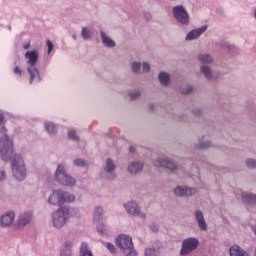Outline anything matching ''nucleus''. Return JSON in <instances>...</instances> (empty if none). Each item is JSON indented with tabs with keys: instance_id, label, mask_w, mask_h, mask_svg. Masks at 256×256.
I'll return each instance as SVG.
<instances>
[{
	"instance_id": "obj_25",
	"label": "nucleus",
	"mask_w": 256,
	"mask_h": 256,
	"mask_svg": "<svg viewBox=\"0 0 256 256\" xmlns=\"http://www.w3.org/2000/svg\"><path fill=\"white\" fill-rule=\"evenodd\" d=\"M97 231L102 237H109L112 233L111 226L104 223H99L97 225Z\"/></svg>"
},
{
	"instance_id": "obj_19",
	"label": "nucleus",
	"mask_w": 256,
	"mask_h": 256,
	"mask_svg": "<svg viewBox=\"0 0 256 256\" xmlns=\"http://www.w3.org/2000/svg\"><path fill=\"white\" fill-rule=\"evenodd\" d=\"M210 147H213V143H211V140H209V135H202L198 138V143L195 144V149H210Z\"/></svg>"
},
{
	"instance_id": "obj_39",
	"label": "nucleus",
	"mask_w": 256,
	"mask_h": 256,
	"mask_svg": "<svg viewBox=\"0 0 256 256\" xmlns=\"http://www.w3.org/2000/svg\"><path fill=\"white\" fill-rule=\"evenodd\" d=\"M7 181V170L5 168H0V183Z\"/></svg>"
},
{
	"instance_id": "obj_38",
	"label": "nucleus",
	"mask_w": 256,
	"mask_h": 256,
	"mask_svg": "<svg viewBox=\"0 0 256 256\" xmlns=\"http://www.w3.org/2000/svg\"><path fill=\"white\" fill-rule=\"evenodd\" d=\"M73 165H75V167H85L87 163L81 158H76L73 160Z\"/></svg>"
},
{
	"instance_id": "obj_47",
	"label": "nucleus",
	"mask_w": 256,
	"mask_h": 256,
	"mask_svg": "<svg viewBox=\"0 0 256 256\" xmlns=\"http://www.w3.org/2000/svg\"><path fill=\"white\" fill-rule=\"evenodd\" d=\"M224 47H226V49H231V46L228 43H226Z\"/></svg>"
},
{
	"instance_id": "obj_43",
	"label": "nucleus",
	"mask_w": 256,
	"mask_h": 256,
	"mask_svg": "<svg viewBox=\"0 0 256 256\" xmlns=\"http://www.w3.org/2000/svg\"><path fill=\"white\" fill-rule=\"evenodd\" d=\"M193 91V86H186L184 88H181L180 93H183V95H187L188 93H191Z\"/></svg>"
},
{
	"instance_id": "obj_28",
	"label": "nucleus",
	"mask_w": 256,
	"mask_h": 256,
	"mask_svg": "<svg viewBox=\"0 0 256 256\" xmlns=\"http://www.w3.org/2000/svg\"><path fill=\"white\" fill-rule=\"evenodd\" d=\"M200 73L201 75H204L205 79H208L209 81L213 79V69H211L208 65L200 66Z\"/></svg>"
},
{
	"instance_id": "obj_49",
	"label": "nucleus",
	"mask_w": 256,
	"mask_h": 256,
	"mask_svg": "<svg viewBox=\"0 0 256 256\" xmlns=\"http://www.w3.org/2000/svg\"><path fill=\"white\" fill-rule=\"evenodd\" d=\"M254 255L256 256V247H255Z\"/></svg>"
},
{
	"instance_id": "obj_1",
	"label": "nucleus",
	"mask_w": 256,
	"mask_h": 256,
	"mask_svg": "<svg viewBox=\"0 0 256 256\" xmlns=\"http://www.w3.org/2000/svg\"><path fill=\"white\" fill-rule=\"evenodd\" d=\"M24 59L26 61V71L29 77V84L34 85L35 83H41L42 77L39 68H37V63H39V50H28L24 54Z\"/></svg>"
},
{
	"instance_id": "obj_41",
	"label": "nucleus",
	"mask_w": 256,
	"mask_h": 256,
	"mask_svg": "<svg viewBox=\"0 0 256 256\" xmlns=\"http://www.w3.org/2000/svg\"><path fill=\"white\" fill-rule=\"evenodd\" d=\"M151 71V64L144 62L142 63V73H149Z\"/></svg>"
},
{
	"instance_id": "obj_7",
	"label": "nucleus",
	"mask_w": 256,
	"mask_h": 256,
	"mask_svg": "<svg viewBox=\"0 0 256 256\" xmlns=\"http://www.w3.org/2000/svg\"><path fill=\"white\" fill-rule=\"evenodd\" d=\"M116 245L125 256H139V252L135 250V246L133 244V237L127 234H120L116 238Z\"/></svg>"
},
{
	"instance_id": "obj_2",
	"label": "nucleus",
	"mask_w": 256,
	"mask_h": 256,
	"mask_svg": "<svg viewBox=\"0 0 256 256\" xmlns=\"http://www.w3.org/2000/svg\"><path fill=\"white\" fill-rule=\"evenodd\" d=\"M77 196L61 188L53 189L48 194L46 203L51 207H63L65 203H75Z\"/></svg>"
},
{
	"instance_id": "obj_36",
	"label": "nucleus",
	"mask_w": 256,
	"mask_h": 256,
	"mask_svg": "<svg viewBox=\"0 0 256 256\" xmlns=\"http://www.w3.org/2000/svg\"><path fill=\"white\" fill-rule=\"evenodd\" d=\"M68 139H71V141H79V136L77 135V130L71 129L68 131Z\"/></svg>"
},
{
	"instance_id": "obj_6",
	"label": "nucleus",
	"mask_w": 256,
	"mask_h": 256,
	"mask_svg": "<svg viewBox=\"0 0 256 256\" xmlns=\"http://www.w3.org/2000/svg\"><path fill=\"white\" fill-rule=\"evenodd\" d=\"M71 217V213L67 206H61L54 210L51 214V223L54 229H63L67 225V221Z\"/></svg>"
},
{
	"instance_id": "obj_8",
	"label": "nucleus",
	"mask_w": 256,
	"mask_h": 256,
	"mask_svg": "<svg viewBox=\"0 0 256 256\" xmlns=\"http://www.w3.org/2000/svg\"><path fill=\"white\" fill-rule=\"evenodd\" d=\"M199 238L197 237H187L182 240L181 248H180V255L187 256L191 255V253L197 251L199 249Z\"/></svg>"
},
{
	"instance_id": "obj_14",
	"label": "nucleus",
	"mask_w": 256,
	"mask_h": 256,
	"mask_svg": "<svg viewBox=\"0 0 256 256\" xmlns=\"http://www.w3.org/2000/svg\"><path fill=\"white\" fill-rule=\"evenodd\" d=\"M173 193L176 197H192L197 193V189L189 186H176Z\"/></svg>"
},
{
	"instance_id": "obj_24",
	"label": "nucleus",
	"mask_w": 256,
	"mask_h": 256,
	"mask_svg": "<svg viewBox=\"0 0 256 256\" xmlns=\"http://www.w3.org/2000/svg\"><path fill=\"white\" fill-rule=\"evenodd\" d=\"M73 251V241L67 240L60 249V256H71Z\"/></svg>"
},
{
	"instance_id": "obj_22",
	"label": "nucleus",
	"mask_w": 256,
	"mask_h": 256,
	"mask_svg": "<svg viewBox=\"0 0 256 256\" xmlns=\"http://www.w3.org/2000/svg\"><path fill=\"white\" fill-rule=\"evenodd\" d=\"M197 61H199L201 65H213L215 58L209 53L201 52L197 55Z\"/></svg>"
},
{
	"instance_id": "obj_9",
	"label": "nucleus",
	"mask_w": 256,
	"mask_h": 256,
	"mask_svg": "<svg viewBox=\"0 0 256 256\" xmlns=\"http://www.w3.org/2000/svg\"><path fill=\"white\" fill-rule=\"evenodd\" d=\"M172 15L174 19L180 24L184 25V27L189 26L191 23V19L189 18V12H187V8L183 5H176L172 8Z\"/></svg>"
},
{
	"instance_id": "obj_11",
	"label": "nucleus",
	"mask_w": 256,
	"mask_h": 256,
	"mask_svg": "<svg viewBox=\"0 0 256 256\" xmlns=\"http://www.w3.org/2000/svg\"><path fill=\"white\" fill-rule=\"evenodd\" d=\"M16 213L14 210L6 211L0 215L1 229H9L15 225Z\"/></svg>"
},
{
	"instance_id": "obj_15",
	"label": "nucleus",
	"mask_w": 256,
	"mask_h": 256,
	"mask_svg": "<svg viewBox=\"0 0 256 256\" xmlns=\"http://www.w3.org/2000/svg\"><path fill=\"white\" fill-rule=\"evenodd\" d=\"M143 167H145V164L139 160H134L128 163L126 167L127 173L129 175H139V173L143 172Z\"/></svg>"
},
{
	"instance_id": "obj_27",
	"label": "nucleus",
	"mask_w": 256,
	"mask_h": 256,
	"mask_svg": "<svg viewBox=\"0 0 256 256\" xmlns=\"http://www.w3.org/2000/svg\"><path fill=\"white\" fill-rule=\"evenodd\" d=\"M242 201L248 203L249 205H256V195L249 192H242L241 194Z\"/></svg>"
},
{
	"instance_id": "obj_45",
	"label": "nucleus",
	"mask_w": 256,
	"mask_h": 256,
	"mask_svg": "<svg viewBox=\"0 0 256 256\" xmlns=\"http://www.w3.org/2000/svg\"><path fill=\"white\" fill-rule=\"evenodd\" d=\"M7 123V120L5 119V115L3 113H0V125H2V127H5V124Z\"/></svg>"
},
{
	"instance_id": "obj_4",
	"label": "nucleus",
	"mask_w": 256,
	"mask_h": 256,
	"mask_svg": "<svg viewBox=\"0 0 256 256\" xmlns=\"http://www.w3.org/2000/svg\"><path fill=\"white\" fill-rule=\"evenodd\" d=\"M10 165L12 176L16 181H25L27 179V165L25 164V159L21 154H14L10 158Z\"/></svg>"
},
{
	"instance_id": "obj_33",
	"label": "nucleus",
	"mask_w": 256,
	"mask_h": 256,
	"mask_svg": "<svg viewBox=\"0 0 256 256\" xmlns=\"http://www.w3.org/2000/svg\"><path fill=\"white\" fill-rule=\"evenodd\" d=\"M144 256H159V251L154 247H148L144 251Z\"/></svg>"
},
{
	"instance_id": "obj_23",
	"label": "nucleus",
	"mask_w": 256,
	"mask_h": 256,
	"mask_svg": "<svg viewBox=\"0 0 256 256\" xmlns=\"http://www.w3.org/2000/svg\"><path fill=\"white\" fill-rule=\"evenodd\" d=\"M230 256H250L249 252L243 249L241 246L235 244L229 248Z\"/></svg>"
},
{
	"instance_id": "obj_10",
	"label": "nucleus",
	"mask_w": 256,
	"mask_h": 256,
	"mask_svg": "<svg viewBox=\"0 0 256 256\" xmlns=\"http://www.w3.org/2000/svg\"><path fill=\"white\" fill-rule=\"evenodd\" d=\"M117 163L113 161V159L108 158L104 164V173L102 174L103 179L105 181H115L117 179Z\"/></svg>"
},
{
	"instance_id": "obj_40",
	"label": "nucleus",
	"mask_w": 256,
	"mask_h": 256,
	"mask_svg": "<svg viewBox=\"0 0 256 256\" xmlns=\"http://www.w3.org/2000/svg\"><path fill=\"white\" fill-rule=\"evenodd\" d=\"M46 45L48 47L47 54L51 55V53L53 52V49H55V45L53 44V42H51V40H47Z\"/></svg>"
},
{
	"instance_id": "obj_20",
	"label": "nucleus",
	"mask_w": 256,
	"mask_h": 256,
	"mask_svg": "<svg viewBox=\"0 0 256 256\" xmlns=\"http://www.w3.org/2000/svg\"><path fill=\"white\" fill-rule=\"evenodd\" d=\"M100 38L104 47H107L108 49H113V47H115V40H113L104 30H100Z\"/></svg>"
},
{
	"instance_id": "obj_34",
	"label": "nucleus",
	"mask_w": 256,
	"mask_h": 256,
	"mask_svg": "<svg viewBox=\"0 0 256 256\" xmlns=\"http://www.w3.org/2000/svg\"><path fill=\"white\" fill-rule=\"evenodd\" d=\"M101 217H103V207L97 206V207L94 209V219H95L96 221H99V219H101Z\"/></svg>"
},
{
	"instance_id": "obj_35",
	"label": "nucleus",
	"mask_w": 256,
	"mask_h": 256,
	"mask_svg": "<svg viewBox=\"0 0 256 256\" xmlns=\"http://www.w3.org/2000/svg\"><path fill=\"white\" fill-rule=\"evenodd\" d=\"M13 72H14V75L17 76L18 79H22L23 76L25 75V71L23 70V68H21V66H15Z\"/></svg>"
},
{
	"instance_id": "obj_29",
	"label": "nucleus",
	"mask_w": 256,
	"mask_h": 256,
	"mask_svg": "<svg viewBox=\"0 0 256 256\" xmlns=\"http://www.w3.org/2000/svg\"><path fill=\"white\" fill-rule=\"evenodd\" d=\"M81 37L82 39H84V41H89L90 39H93V29L87 26L82 27Z\"/></svg>"
},
{
	"instance_id": "obj_21",
	"label": "nucleus",
	"mask_w": 256,
	"mask_h": 256,
	"mask_svg": "<svg viewBox=\"0 0 256 256\" xmlns=\"http://www.w3.org/2000/svg\"><path fill=\"white\" fill-rule=\"evenodd\" d=\"M44 131H46L48 135H57V133H59V124H56L50 120H46L44 121Z\"/></svg>"
},
{
	"instance_id": "obj_13",
	"label": "nucleus",
	"mask_w": 256,
	"mask_h": 256,
	"mask_svg": "<svg viewBox=\"0 0 256 256\" xmlns=\"http://www.w3.org/2000/svg\"><path fill=\"white\" fill-rule=\"evenodd\" d=\"M33 221V212L32 210L24 211L17 216V220L15 223L16 229H23V227H27L29 223Z\"/></svg>"
},
{
	"instance_id": "obj_48",
	"label": "nucleus",
	"mask_w": 256,
	"mask_h": 256,
	"mask_svg": "<svg viewBox=\"0 0 256 256\" xmlns=\"http://www.w3.org/2000/svg\"><path fill=\"white\" fill-rule=\"evenodd\" d=\"M73 39L76 40V39H77V36L73 35Z\"/></svg>"
},
{
	"instance_id": "obj_12",
	"label": "nucleus",
	"mask_w": 256,
	"mask_h": 256,
	"mask_svg": "<svg viewBox=\"0 0 256 256\" xmlns=\"http://www.w3.org/2000/svg\"><path fill=\"white\" fill-rule=\"evenodd\" d=\"M123 207L129 215H133L134 217H141V219H145V217H147V214L141 212L139 204H137L135 201L124 203Z\"/></svg>"
},
{
	"instance_id": "obj_3",
	"label": "nucleus",
	"mask_w": 256,
	"mask_h": 256,
	"mask_svg": "<svg viewBox=\"0 0 256 256\" xmlns=\"http://www.w3.org/2000/svg\"><path fill=\"white\" fill-rule=\"evenodd\" d=\"M7 126L0 127V155L3 161L9 162L13 158L15 143L13 138L7 134Z\"/></svg>"
},
{
	"instance_id": "obj_46",
	"label": "nucleus",
	"mask_w": 256,
	"mask_h": 256,
	"mask_svg": "<svg viewBox=\"0 0 256 256\" xmlns=\"http://www.w3.org/2000/svg\"><path fill=\"white\" fill-rule=\"evenodd\" d=\"M23 49H25V51H27V49H31V42L23 44Z\"/></svg>"
},
{
	"instance_id": "obj_32",
	"label": "nucleus",
	"mask_w": 256,
	"mask_h": 256,
	"mask_svg": "<svg viewBox=\"0 0 256 256\" xmlns=\"http://www.w3.org/2000/svg\"><path fill=\"white\" fill-rule=\"evenodd\" d=\"M128 97H130L131 101H135V99H139L141 97V90L134 89L128 92Z\"/></svg>"
},
{
	"instance_id": "obj_16",
	"label": "nucleus",
	"mask_w": 256,
	"mask_h": 256,
	"mask_svg": "<svg viewBox=\"0 0 256 256\" xmlns=\"http://www.w3.org/2000/svg\"><path fill=\"white\" fill-rule=\"evenodd\" d=\"M155 167H163L164 169H168L169 171H175L177 169V165L173 163V161L169 160V158L159 157L154 161Z\"/></svg>"
},
{
	"instance_id": "obj_26",
	"label": "nucleus",
	"mask_w": 256,
	"mask_h": 256,
	"mask_svg": "<svg viewBox=\"0 0 256 256\" xmlns=\"http://www.w3.org/2000/svg\"><path fill=\"white\" fill-rule=\"evenodd\" d=\"M158 80L160 85L163 87H169V83H171V75L167 72H160L158 75Z\"/></svg>"
},
{
	"instance_id": "obj_17",
	"label": "nucleus",
	"mask_w": 256,
	"mask_h": 256,
	"mask_svg": "<svg viewBox=\"0 0 256 256\" xmlns=\"http://www.w3.org/2000/svg\"><path fill=\"white\" fill-rule=\"evenodd\" d=\"M194 219L200 231H207L209 226L207 224V220H205V214L203 213V211L196 210L194 212Z\"/></svg>"
},
{
	"instance_id": "obj_37",
	"label": "nucleus",
	"mask_w": 256,
	"mask_h": 256,
	"mask_svg": "<svg viewBox=\"0 0 256 256\" xmlns=\"http://www.w3.org/2000/svg\"><path fill=\"white\" fill-rule=\"evenodd\" d=\"M245 165L248 167V169H256V159L247 158L245 160Z\"/></svg>"
},
{
	"instance_id": "obj_18",
	"label": "nucleus",
	"mask_w": 256,
	"mask_h": 256,
	"mask_svg": "<svg viewBox=\"0 0 256 256\" xmlns=\"http://www.w3.org/2000/svg\"><path fill=\"white\" fill-rule=\"evenodd\" d=\"M207 29V25H204L202 27L191 30L186 34L185 41H195L199 39V37H201V35H203V33L207 31Z\"/></svg>"
},
{
	"instance_id": "obj_31",
	"label": "nucleus",
	"mask_w": 256,
	"mask_h": 256,
	"mask_svg": "<svg viewBox=\"0 0 256 256\" xmlns=\"http://www.w3.org/2000/svg\"><path fill=\"white\" fill-rule=\"evenodd\" d=\"M130 67H131L132 73H135V75H141V73H142V71H141V67H142L141 62L134 61V62L131 63Z\"/></svg>"
},
{
	"instance_id": "obj_44",
	"label": "nucleus",
	"mask_w": 256,
	"mask_h": 256,
	"mask_svg": "<svg viewBox=\"0 0 256 256\" xmlns=\"http://www.w3.org/2000/svg\"><path fill=\"white\" fill-rule=\"evenodd\" d=\"M150 230L153 231V233H157V231H159V224L155 222L151 223Z\"/></svg>"
},
{
	"instance_id": "obj_5",
	"label": "nucleus",
	"mask_w": 256,
	"mask_h": 256,
	"mask_svg": "<svg viewBox=\"0 0 256 256\" xmlns=\"http://www.w3.org/2000/svg\"><path fill=\"white\" fill-rule=\"evenodd\" d=\"M54 181L64 187H75L77 185V179L67 173V166L64 163L57 165L54 172Z\"/></svg>"
},
{
	"instance_id": "obj_42",
	"label": "nucleus",
	"mask_w": 256,
	"mask_h": 256,
	"mask_svg": "<svg viewBox=\"0 0 256 256\" xmlns=\"http://www.w3.org/2000/svg\"><path fill=\"white\" fill-rule=\"evenodd\" d=\"M105 247L110 251V253H117V248H115V245L107 242L105 243Z\"/></svg>"
},
{
	"instance_id": "obj_30",
	"label": "nucleus",
	"mask_w": 256,
	"mask_h": 256,
	"mask_svg": "<svg viewBox=\"0 0 256 256\" xmlns=\"http://www.w3.org/2000/svg\"><path fill=\"white\" fill-rule=\"evenodd\" d=\"M79 256H94L93 251L90 250L89 244L86 242L81 243Z\"/></svg>"
}]
</instances>
